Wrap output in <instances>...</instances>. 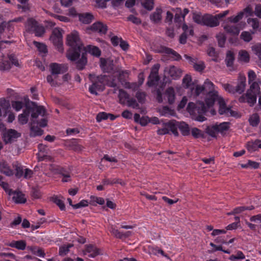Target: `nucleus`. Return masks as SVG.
<instances>
[{"label": "nucleus", "mask_w": 261, "mask_h": 261, "mask_svg": "<svg viewBox=\"0 0 261 261\" xmlns=\"http://www.w3.org/2000/svg\"><path fill=\"white\" fill-rule=\"evenodd\" d=\"M100 67L103 71L106 72H113V76L105 75H96L94 73L89 75V78L92 84L89 87V91L91 94L97 95L98 91H102L105 86L111 87H116L119 82L122 80L121 76L127 73L126 71L114 70L113 61L110 59H100Z\"/></svg>", "instance_id": "obj_1"}, {"label": "nucleus", "mask_w": 261, "mask_h": 261, "mask_svg": "<svg viewBox=\"0 0 261 261\" xmlns=\"http://www.w3.org/2000/svg\"><path fill=\"white\" fill-rule=\"evenodd\" d=\"M205 92V103L198 102L196 105L193 102H189L187 108V111L191 115H196L205 114L210 111L212 115L216 114V111L212 108L216 99L221 96L219 95L218 88L209 79H206L202 85Z\"/></svg>", "instance_id": "obj_2"}, {"label": "nucleus", "mask_w": 261, "mask_h": 261, "mask_svg": "<svg viewBox=\"0 0 261 261\" xmlns=\"http://www.w3.org/2000/svg\"><path fill=\"white\" fill-rule=\"evenodd\" d=\"M66 43L71 47L67 53V57L71 61H76L84 49L79 33L74 31L68 34L66 37Z\"/></svg>", "instance_id": "obj_3"}, {"label": "nucleus", "mask_w": 261, "mask_h": 261, "mask_svg": "<svg viewBox=\"0 0 261 261\" xmlns=\"http://www.w3.org/2000/svg\"><path fill=\"white\" fill-rule=\"evenodd\" d=\"M33 108H30L28 106L25 107L22 113L18 115V119L19 123L24 124L27 123L31 113L32 123H35V119L40 115L44 116L46 113L44 108L42 106H38L35 102H32Z\"/></svg>", "instance_id": "obj_4"}, {"label": "nucleus", "mask_w": 261, "mask_h": 261, "mask_svg": "<svg viewBox=\"0 0 261 261\" xmlns=\"http://www.w3.org/2000/svg\"><path fill=\"white\" fill-rule=\"evenodd\" d=\"M216 101H217L219 105V113L220 115H224L228 117H239L240 116L237 111L232 110L230 107L227 106L224 99L221 96L216 99Z\"/></svg>", "instance_id": "obj_5"}, {"label": "nucleus", "mask_w": 261, "mask_h": 261, "mask_svg": "<svg viewBox=\"0 0 261 261\" xmlns=\"http://www.w3.org/2000/svg\"><path fill=\"white\" fill-rule=\"evenodd\" d=\"M169 126L170 127L171 131L175 136H177L178 135L177 128L180 130L184 136H188L190 134V128L189 125L183 121H171V123Z\"/></svg>", "instance_id": "obj_6"}, {"label": "nucleus", "mask_w": 261, "mask_h": 261, "mask_svg": "<svg viewBox=\"0 0 261 261\" xmlns=\"http://www.w3.org/2000/svg\"><path fill=\"white\" fill-rule=\"evenodd\" d=\"M53 44L57 46L60 52L63 51V36L61 30L59 29H55L50 38Z\"/></svg>", "instance_id": "obj_7"}, {"label": "nucleus", "mask_w": 261, "mask_h": 261, "mask_svg": "<svg viewBox=\"0 0 261 261\" xmlns=\"http://www.w3.org/2000/svg\"><path fill=\"white\" fill-rule=\"evenodd\" d=\"M184 57L193 66L196 71L201 72L205 68L204 62L198 60L197 58H193L187 55H185Z\"/></svg>", "instance_id": "obj_8"}, {"label": "nucleus", "mask_w": 261, "mask_h": 261, "mask_svg": "<svg viewBox=\"0 0 261 261\" xmlns=\"http://www.w3.org/2000/svg\"><path fill=\"white\" fill-rule=\"evenodd\" d=\"M159 68L160 65L158 64L154 65L152 67L147 83L148 86L151 87L157 84L159 80L158 75Z\"/></svg>", "instance_id": "obj_9"}, {"label": "nucleus", "mask_w": 261, "mask_h": 261, "mask_svg": "<svg viewBox=\"0 0 261 261\" xmlns=\"http://www.w3.org/2000/svg\"><path fill=\"white\" fill-rule=\"evenodd\" d=\"M87 31L99 33L101 35L106 34L108 31L107 25L101 21H96L87 28Z\"/></svg>", "instance_id": "obj_10"}, {"label": "nucleus", "mask_w": 261, "mask_h": 261, "mask_svg": "<svg viewBox=\"0 0 261 261\" xmlns=\"http://www.w3.org/2000/svg\"><path fill=\"white\" fill-rule=\"evenodd\" d=\"M258 95V94L247 91L245 95H243L239 98V100L241 102H247L250 106H252L256 102Z\"/></svg>", "instance_id": "obj_11"}, {"label": "nucleus", "mask_w": 261, "mask_h": 261, "mask_svg": "<svg viewBox=\"0 0 261 261\" xmlns=\"http://www.w3.org/2000/svg\"><path fill=\"white\" fill-rule=\"evenodd\" d=\"M9 61H3L0 62V70H6L11 68V63L16 66H19V64L18 61L16 59L14 55H11L9 56Z\"/></svg>", "instance_id": "obj_12"}, {"label": "nucleus", "mask_w": 261, "mask_h": 261, "mask_svg": "<svg viewBox=\"0 0 261 261\" xmlns=\"http://www.w3.org/2000/svg\"><path fill=\"white\" fill-rule=\"evenodd\" d=\"M19 136L20 134L12 129H8L3 133L4 140L6 143L11 142Z\"/></svg>", "instance_id": "obj_13"}, {"label": "nucleus", "mask_w": 261, "mask_h": 261, "mask_svg": "<svg viewBox=\"0 0 261 261\" xmlns=\"http://www.w3.org/2000/svg\"><path fill=\"white\" fill-rule=\"evenodd\" d=\"M10 192H6L10 196H11L13 200L17 203H23L26 201L24 195L20 192L14 191L10 189Z\"/></svg>", "instance_id": "obj_14"}, {"label": "nucleus", "mask_w": 261, "mask_h": 261, "mask_svg": "<svg viewBox=\"0 0 261 261\" xmlns=\"http://www.w3.org/2000/svg\"><path fill=\"white\" fill-rule=\"evenodd\" d=\"M165 72L172 79L176 80L181 76L182 72L180 69L172 66L166 68Z\"/></svg>", "instance_id": "obj_15"}, {"label": "nucleus", "mask_w": 261, "mask_h": 261, "mask_svg": "<svg viewBox=\"0 0 261 261\" xmlns=\"http://www.w3.org/2000/svg\"><path fill=\"white\" fill-rule=\"evenodd\" d=\"M83 253L84 255L93 258L100 254V251L95 246L90 244L86 246Z\"/></svg>", "instance_id": "obj_16"}, {"label": "nucleus", "mask_w": 261, "mask_h": 261, "mask_svg": "<svg viewBox=\"0 0 261 261\" xmlns=\"http://www.w3.org/2000/svg\"><path fill=\"white\" fill-rule=\"evenodd\" d=\"M223 27L227 33L232 36H238L240 31L238 24H231L224 23L223 24Z\"/></svg>", "instance_id": "obj_17"}, {"label": "nucleus", "mask_w": 261, "mask_h": 261, "mask_svg": "<svg viewBox=\"0 0 261 261\" xmlns=\"http://www.w3.org/2000/svg\"><path fill=\"white\" fill-rule=\"evenodd\" d=\"M49 67L51 74L53 75L62 73L65 72L67 69L66 65L56 63L50 64Z\"/></svg>", "instance_id": "obj_18"}, {"label": "nucleus", "mask_w": 261, "mask_h": 261, "mask_svg": "<svg viewBox=\"0 0 261 261\" xmlns=\"http://www.w3.org/2000/svg\"><path fill=\"white\" fill-rule=\"evenodd\" d=\"M10 104L9 100L5 98L0 99V117L6 116L9 112Z\"/></svg>", "instance_id": "obj_19"}, {"label": "nucleus", "mask_w": 261, "mask_h": 261, "mask_svg": "<svg viewBox=\"0 0 261 261\" xmlns=\"http://www.w3.org/2000/svg\"><path fill=\"white\" fill-rule=\"evenodd\" d=\"M0 171L7 176H12L14 174L12 167L5 161L0 162Z\"/></svg>", "instance_id": "obj_20"}, {"label": "nucleus", "mask_w": 261, "mask_h": 261, "mask_svg": "<svg viewBox=\"0 0 261 261\" xmlns=\"http://www.w3.org/2000/svg\"><path fill=\"white\" fill-rule=\"evenodd\" d=\"M219 24V21L216 15L215 16L211 15H206L204 16V25L211 27L218 26Z\"/></svg>", "instance_id": "obj_21"}, {"label": "nucleus", "mask_w": 261, "mask_h": 261, "mask_svg": "<svg viewBox=\"0 0 261 261\" xmlns=\"http://www.w3.org/2000/svg\"><path fill=\"white\" fill-rule=\"evenodd\" d=\"M164 99H167L168 102L171 105L173 104L175 99V91L172 87L167 88L163 94Z\"/></svg>", "instance_id": "obj_22"}, {"label": "nucleus", "mask_w": 261, "mask_h": 261, "mask_svg": "<svg viewBox=\"0 0 261 261\" xmlns=\"http://www.w3.org/2000/svg\"><path fill=\"white\" fill-rule=\"evenodd\" d=\"M12 166L13 171H15L14 174L15 176L18 178L22 177L23 175L25 167L23 166L18 162H13Z\"/></svg>", "instance_id": "obj_23"}, {"label": "nucleus", "mask_w": 261, "mask_h": 261, "mask_svg": "<svg viewBox=\"0 0 261 261\" xmlns=\"http://www.w3.org/2000/svg\"><path fill=\"white\" fill-rule=\"evenodd\" d=\"M79 21L83 24H89L94 19L93 15L90 13L78 14Z\"/></svg>", "instance_id": "obj_24"}, {"label": "nucleus", "mask_w": 261, "mask_h": 261, "mask_svg": "<svg viewBox=\"0 0 261 261\" xmlns=\"http://www.w3.org/2000/svg\"><path fill=\"white\" fill-rule=\"evenodd\" d=\"M246 87V77L240 76L238 81V85L234 88L235 93L241 94L244 91Z\"/></svg>", "instance_id": "obj_25"}, {"label": "nucleus", "mask_w": 261, "mask_h": 261, "mask_svg": "<svg viewBox=\"0 0 261 261\" xmlns=\"http://www.w3.org/2000/svg\"><path fill=\"white\" fill-rule=\"evenodd\" d=\"M44 146L43 144H39L38 145L39 152L38 153V160L40 161H50L52 160L53 158L51 155L48 154V152L44 153V151H42V147H44Z\"/></svg>", "instance_id": "obj_26"}, {"label": "nucleus", "mask_w": 261, "mask_h": 261, "mask_svg": "<svg viewBox=\"0 0 261 261\" xmlns=\"http://www.w3.org/2000/svg\"><path fill=\"white\" fill-rule=\"evenodd\" d=\"M8 246L18 250H24L26 248L27 244L23 240L12 241L8 244Z\"/></svg>", "instance_id": "obj_27"}, {"label": "nucleus", "mask_w": 261, "mask_h": 261, "mask_svg": "<svg viewBox=\"0 0 261 261\" xmlns=\"http://www.w3.org/2000/svg\"><path fill=\"white\" fill-rule=\"evenodd\" d=\"M159 113L161 115L165 117L175 116L176 115L175 111L167 106H165L160 109Z\"/></svg>", "instance_id": "obj_28"}, {"label": "nucleus", "mask_w": 261, "mask_h": 261, "mask_svg": "<svg viewBox=\"0 0 261 261\" xmlns=\"http://www.w3.org/2000/svg\"><path fill=\"white\" fill-rule=\"evenodd\" d=\"M83 51H88L90 54L96 57H99L101 54V51L97 47L90 45H88L86 47H85L84 46V49H83Z\"/></svg>", "instance_id": "obj_29"}, {"label": "nucleus", "mask_w": 261, "mask_h": 261, "mask_svg": "<svg viewBox=\"0 0 261 261\" xmlns=\"http://www.w3.org/2000/svg\"><path fill=\"white\" fill-rule=\"evenodd\" d=\"M109 230L113 235H114L115 237L119 239L127 237L129 236V232H127L125 233H123L119 231L113 225H111L110 227Z\"/></svg>", "instance_id": "obj_30"}, {"label": "nucleus", "mask_w": 261, "mask_h": 261, "mask_svg": "<svg viewBox=\"0 0 261 261\" xmlns=\"http://www.w3.org/2000/svg\"><path fill=\"white\" fill-rule=\"evenodd\" d=\"M162 10L160 8H156L155 11L150 15V18L154 22H158L162 19Z\"/></svg>", "instance_id": "obj_31"}, {"label": "nucleus", "mask_w": 261, "mask_h": 261, "mask_svg": "<svg viewBox=\"0 0 261 261\" xmlns=\"http://www.w3.org/2000/svg\"><path fill=\"white\" fill-rule=\"evenodd\" d=\"M134 120L136 122L139 123L142 126L146 125L150 121V118L147 116L140 117L138 114H135L134 115Z\"/></svg>", "instance_id": "obj_32"}, {"label": "nucleus", "mask_w": 261, "mask_h": 261, "mask_svg": "<svg viewBox=\"0 0 261 261\" xmlns=\"http://www.w3.org/2000/svg\"><path fill=\"white\" fill-rule=\"evenodd\" d=\"M218 133H225L230 127V123L228 122H223L219 124L216 123Z\"/></svg>", "instance_id": "obj_33"}, {"label": "nucleus", "mask_w": 261, "mask_h": 261, "mask_svg": "<svg viewBox=\"0 0 261 261\" xmlns=\"http://www.w3.org/2000/svg\"><path fill=\"white\" fill-rule=\"evenodd\" d=\"M182 85L186 88H189L190 89L193 88L194 84L192 82L191 75L187 74L184 76L182 79Z\"/></svg>", "instance_id": "obj_34"}, {"label": "nucleus", "mask_w": 261, "mask_h": 261, "mask_svg": "<svg viewBox=\"0 0 261 261\" xmlns=\"http://www.w3.org/2000/svg\"><path fill=\"white\" fill-rule=\"evenodd\" d=\"M261 83L260 80H257V82H252L251 83H249L250 85V88L247 91H250L258 94H259L260 93V88L259 86V84Z\"/></svg>", "instance_id": "obj_35"}, {"label": "nucleus", "mask_w": 261, "mask_h": 261, "mask_svg": "<svg viewBox=\"0 0 261 261\" xmlns=\"http://www.w3.org/2000/svg\"><path fill=\"white\" fill-rule=\"evenodd\" d=\"M118 97L120 103L124 105L126 103V101L129 98V95L125 91L122 89H120L119 90Z\"/></svg>", "instance_id": "obj_36"}, {"label": "nucleus", "mask_w": 261, "mask_h": 261, "mask_svg": "<svg viewBox=\"0 0 261 261\" xmlns=\"http://www.w3.org/2000/svg\"><path fill=\"white\" fill-rule=\"evenodd\" d=\"M206 133L213 137H216L218 134L216 124L208 126L205 129Z\"/></svg>", "instance_id": "obj_37"}, {"label": "nucleus", "mask_w": 261, "mask_h": 261, "mask_svg": "<svg viewBox=\"0 0 261 261\" xmlns=\"http://www.w3.org/2000/svg\"><path fill=\"white\" fill-rule=\"evenodd\" d=\"M81 53H82V57L80 60L76 62V67L80 70L83 69L87 62V58L84 53L83 51Z\"/></svg>", "instance_id": "obj_38"}, {"label": "nucleus", "mask_w": 261, "mask_h": 261, "mask_svg": "<svg viewBox=\"0 0 261 261\" xmlns=\"http://www.w3.org/2000/svg\"><path fill=\"white\" fill-rule=\"evenodd\" d=\"M239 59L242 62H248L250 59L248 53L245 50H240L239 53Z\"/></svg>", "instance_id": "obj_39"}, {"label": "nucleus", "mask_w": 261, "mask_h": 261, "mask_svg": "<svg viewBox=\"0 0 261 261\" xmlns=\"http://www.w3.org/2000/svg\"><path fill=\"white\" fill-rule=\"evenodd\" d=\"M244 17V12H240L236 16H232L228 18L227 20L231 23H237Z\"/></svg>", "instance_id": "obj_40"}, {"label": "nucleus", "mask_w": 261, "mask_h": 261, "mask_svg": "<svg viewBox=\"0 0 261 261\" xmlns=\"http://www.w3.org/2000/svg\"><path fill=\"white\" fill-rule=\"evenodd\" d=\"M254 33V31H252L251 33L247 31H243L241 34V38L244 41L248 42L250 41L252 39V34Z\"/></svg>", "instance_id": "obj_41"}, {"label": "nucleus", "mask_w": 261, "mask_h": 261, "mask_svg": "<svg viewBox=\"0 0 261 261\" xmlns=\"http://www.w3.org/2000/svg\"><path fill=\"white\" fill-rule=\"evenodd\" d=\"M234 55L231 51H228L227 52L226 57L225 59L226 64L227 66H231L233 64L234 61Z\"/></svg>", "instance_id": "obj_42"}, {"label": "nucleus", "mask_w": 261, "mask_h": 261, "mask_svg": "<svg viewBox=\"0 0 261 261\" xmlns=\"http://www.w3.org/2000/svg\"><path fill=\"white\" fill-rule=\"evenodd\" d=\"M38 23L33 18L28 19L26 23V27L29 31H32L38 25Z\"/></svg>", "instance_id": "obj_43"}, {"label": "nucleus", "mask_w": 261, "mask_h": 261, "mask_svg": "<svg viewBox=\"0 0 261 261\" xmlns=\"http://www.w3.org/2000/svg\"><path fill=\"white\" fill-rule=\"evenodd\" d=\"M32 126L31 127V133L30 135L31 136L35 137L37 136H41L43 134V130L41 128L33 126V123H32Z\"/></svg>", "instance_id": "obj_44"}, {"label": "nucleus", "mask_w": 261, "mask_h": 261, "mask_svg": "<svg viewBox=\"0 0 261 261\" xmlns=\"http://www.w3.org/2000/svg\"><path fill=\"white\" fill-rule=\"evenodd\" d=\"M142 5L148 10H151L153 7V0H141Z\"/></svg>", "instance_id": "obj_45"}, {"label": "nucleus", "mask_w": 261, "mask_h": 261, "mask_svg": "<svg viewBox=\"0 0 261 261\" xmlns=\"http://www.w3.org/2000/svg\"><path fill=\"white\" fill-rule=\"evenodd\" d=\"M171 123V122H170L162 128L158 129L157 130L158 134L160 135H163L168 134L169 132L171 131L170 127L169 126Z\"/></svg>", "instance_id": "obj_46"}, {"label": "nucleus", "mask_w": 261, "mask_h": 261, "mask_svg": "<svg viewBox=\"0 0 261 261\" xmlns=\"http://www.w3.org/2000/svg\"><path fill=\"white\" fill-rule=\"evenodd\" d=\"M248 23L252 27L254 31L257 30L259 27V22L256 18H248L247 19Z\"/></svg>", "instance_id": "obj_47"}, {"label": "nucleus", "mask_w": 261, "mask_h": 261, "mask_svg": "<svg viewBox=\"0 0 261 261\" xmlns=\"http://www.w3.org/2000/svg\"><path fill=\"white\" fill-rule=\"evenodd\" d=\"M248 83H251L252 82H257V80H260L257 77L256 74L255 72L250 70L248 72Z\"/></svg>", "instance_id": "obj_48"}, {"label": "nucleus", "mask_w": 261, "mask_h": 261, "mask_svg": "<svg viewBox=\"0 0 261 261\" xmlns=\"http://www.w3.org/2000/svg\"><path fill=\"white\" fill-rule=\"evenodd\" d=\"M259 121V116L257 114H254L251 116L249 118V122L253 126H256Z\"/></svg>", "instance_id": "obj_49"}, {"label": "nucleus", "mask_w": 261, "mask_h": 261, "mask_svg": "<svg viewBox=\"0 0 261 261\" xmlns=\"http://www.w3.org/2000/svg\"><path fill=\"white\" fill-rule=\"evenodd\" d=\"M216 37H217L219 46L223 47L224 46L225 42L226 41V37H225V35H224V34L220 33L217 35Z\"/></svg>", "instance_id": "obj_50"}, {"label": "nucleus", "mask_w": 261, "mask_h": 261, "mask_svg": "<svg viewBox=\"0 0 261 261\" xmlns=\"http://www.w3.org/2000/svg\"><path fill=\"white\" fill-rule=\"evenodd\" d=\"M193 88L191 89L192 92L197 96L202 93H204V90L203 85L193 86Z\"/></svg>", "instance_id": "obj_51"}, {"label": "nucleus", "mask_w": 261, "mask_h": 261, "mask_svg": "<svg viewBox=\"0 0 261 261\" xmlns=\"http://www.w3.org/2000/svg\"><path fill=\"white\" fill-rule=\"evenodd\" d=\"M31 32H33L37 36H41L45 32V30L42 25H38Z\"/></svg>", "instance_id": "obj_52"}, {"label": "nucleus", "mask_w": 261, "mask_h": 261, "mask_svg": "<svg viewBox=\"0 0 261 261\" xmlns=\"http://www.w3.org/2000/svg\"><path fill=\"white\" fill-rule=\"evenodd\" d=\"M159 51V52L165 51L167 54H171L175 57V60H178L180 58V56L179 54H178L174 50H173L170 48H164L160 50Z\"/></svg>", "instance_id": "obj_53"}, {"label": "nucleus", "mask_w": 261, "mask_h": 261, "mask_svg": "<svg viewBox=\"0 0 261 261\" xmlns=\"http://www.w3.org/2000/svg\"><path fill=\"white\" fill-rule=\"evenodd\" d=\"M33 43L39 52L42 53H46L47 52L46 46L44 44L37 41H34Z\"/></svg>", "instance_id": "obj_54"}, {"label": "nucleus", "mask_w": 261, "mask_h": 261, "mask_svg": "<svg viewBox=\"0 0 261 261\" xmlns=\"http://www.w3.org/2000/svg\"><path fill=\"white\" fill-rule=\"evenodd\" d=\"M245 258V256L243 252L241 251H238L236 254L231 255L229 259L230 260L234 261L236 259H244Z\"/></svg>", "instance_id": "obj_55"}, {"label": "nucleus", "mask_w": 261, "mask_h": 261, "mask_svg": "<svg viewBox=\"0 0 261 261\" xmlns=\"http://www.w3.org/2000/svg\"><path fill=\"white\" fill-rule=\"evenodd\" d=\"M12 108L16 111H19L23 107V103L20 101H13L11 103Z\"/></svg>", "instance_id": "obj_56"}, {"label": "nucleus", "mask_w": 261, "mask_h": 261, "mask_svg": "<svg viewBox=\"0 0 261 261\" xmlns=\"http://www.w3.org/2000/svg\"><path fill=\"white\" fill-rule=\"evenodd\" d=\"M71 247H72V245L70 244L61 246L59 249V254L60 255L66 254L68 252L69 248Z\"/></svg>", "instance_id": "obj_57"}, {"label": "nucleus", "mask_w": 261, "mask_h": 261, "mask_svg": "<svg viewBox=\"0 0 261 261\" xmlns=\"http://www.w3.org/2000/svg\"><path fill=\"white\" fill-rule=\"evenodd\" d=\"M252 50L257 55L261 61V44H257L252 46Z\"/></svg>", "instance_id": "obj_58"}, {"label": "nucleus", "mask_w": 261, "mask_h": 261, "mask_svg": "<svg viewBox=\"0 0 261 261\" xmlns=\"http://www.w3.org/2000/svg\"><path fill=\"white\" fill-rule=\"evenodd\" d=\"M127 20L131 21L133 23L137 24V25H138V24H140L141 23V19L133 15H130L127 18Z\"/></svg>", "instance_id": "obj_59"}, {"label": "nucleus", "mask_w": 261, "mask_h": 261, "mask_svg": "<svg viewBox=\"0 0 261 261\" xmlns=\"http://www.w3.org/2000/svg\"><path fill=\"white\" fill-rule=\"evenodd\" d=\"M253 208V207L252 206H251V207L244 206H239V207L235 208L233 210L232 213V214H239L245 210H252Z\"/></svg>", "instance_id": "obj_60"}, {"label": "nucleus", "mask_w": 261, "mask_h": 261, "mask_svg": "<svg viewBox=\"0 0 261 261\" xmlns=\"http://www.w3.org/2000/svg\"><path fill=\"white\" fill-rule=\"evenodd\" d=\"M222 87L226 91L232 94L235 93L234 88L229 84H223Z\"/></svg>", "instance_id": "obj_61"}, {"label": "nucleus", "mask_w": 261, "mask_h": 261, "mask_svg": "<svg viewBox=\"0 0 261 261\" xmlns=\"http://www.w3.org/2000/svg\"><path fill=\"white\" fill-rule=\"evenodd\" d=\"M108 119V113L105 112L99 113L96 116V120L97 122H101L103 120Z\"/></svg>", "instance_id": "obj_62"}, {"label": "nucleus", "mask_w": 261, "mask_h": 261, "mask_svg": "<svg viewBox=\"0 0 261 261\" xmlns=\"http://www.w3.org/2000/svg\"><path fill=\"white\" fill-rule=\"evenodd\" d=\"M54 202L60 207V210L63 211L65 208V206L63 201L58 197L54 198Z\"/></svg>", "instance_id": "obj_63"}, {"label": "nucleus", "mask_w": 261, "mask_h": 261, "mask_svg": "<svg viewBox=\"0 0 261 261\" xmlns=\"http://www.w3.org/2000/svg\"><path fill=\"white\" fill-rule=\"evenodd\" d=\"M193 19L195 22L204 25V16L196 14L193 16Z\"/></svg>", "instance_id": "obj_64"}]
</instances>
